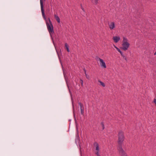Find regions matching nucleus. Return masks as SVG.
<instances>
[{"label": "nucleus", "instance_id": "1", "mask_svg": "<svg viewBox=\"0 0 156 156\" xmlns=\"http://www.w3.org/2000/svg\"><path fill=\"white\" fill-rule=\"evenodd\" d=\"M40 2L42 16L44 19L45 20L46 25L48 30L51 35V34L54 33L53 25L50 18H48V20L46 18L44 9L43 0H40Z\"/></svg>", "mask_w": 156, "mask_h": 156}, {"label": "nucleus", "instance_id": "2", "mask_svg": "<svg viewBox=\"0 0 156 156\" xmlns=\"http://www.w3.org/2000/svg\"><path fill=\"white\" fill-rule=\"evenodd\" d=\"M123 39L122 49L124 51H126L129 47L130 44L128 42V40L127 38L123 37Z\"/></svg>", "mask_w": 156, "mask_h": 156}, {"label": "nucleus", "instance_id": "3", "mask_svg": "<svg viewBox=\"0 0 156 156\" xmlns=\"http://www.w3.org/2000/svg\"><path fill=\"white\" fill-rule=\"evenodd\" d=\"M118 143L121 144L123 142L124 139V133L122 131L119 132L118 134Z\"/></svg>", "mask_w": 156, "mask_h": 156}, {"label": "nucleus", "instance_id": "4", "mask_svg": "<svg viewBox=\"0 0 156 156\" xmlns=\"http://www.w3.org/2000/svg\"><path fill=\"white\" fill-rule=\"evenodd\" d=\"M117 150L120 156H128L127 153L124 151L121 146L118 147Z\"/></svg>", "mask_w": 156, "mask_h": 156}, {"label": "nucleus", "instance_id": "5", "mask_svg": "<svg viewBox=\"0 0 156 156\" xmlns=\"http://www.w3.org/2000/svg\"><path fill=\"white\" fill-rule=\"evenodd\" d=\"M94 147H96L95 151V154L97 155V156H100V155L99 154L100 148L97 142H95L94 143Z\"/></svg>", "mask_w": 156, "mask_h": 156}, {"label": "nucleus", "instance_id": "6", "mask_svg": "<svg viewBox=\"0 0 156 156\" xmlns=\"http://www.w3.org/2000/svg\"><path fill=\"white\" fill-rule=\"evenodd\" d=\"M96 60L98 61H99L101 66L102 67L104 68H106L105 63L102 59L99 57H97L96 58Z\"/></svg>", "mask_w": 156, "mask_h": 156}, {"label": "nucleus", "instance_id": "7", "mask_svg": "<svg viewBox=\"0 0 156 156\" xmlns=\"http://www.w3.org/2000/svg\"><path fill=\"white\" fill-rule=\"evenodd\" d=\"M109 28L111 30H115L116 28V25L114 22H111L108 23Z\"/></svg>", "mask_w": 156, "mask_h": 156}, {"label": "nucleus", "instance_id": "8", "mask_svg": "<svg viewBox=\"0 0 156 156\" xmlns=\"http://www.w3.org/2000/svg\"><path fill=\"white\" fill-rule=\"evenodd\" d=\"M78 104L80 107L81 110V113L82 115H83L84 114V107L82 103L81 102H78Z\"/></svg>", "mask_w": 156, "mask_h": 156}, {"label": "nucleus", "instance_id": "9", "mask_svg": "<svg viewBox=\"0 0 156 156\" xmlns=\"http://www.w3.org/2000/svg\"><path fill=\"white\" fill-rule=\"evenodd\" d=\"M114 42L115 43H117L120 39V37L119 36H114L112 38Z\"/></svg>", "mask_w": 156, "mask_h": 156}, {"label": "nucleus", "instance_id": "10", "mask_svg": "<svg viewBox=\"0 0 156 156\" xmlns=\"http://www.w3.org/2000/svg\"><path fill=\"white\" fill-rule=\"evenodd\" d=\"M54 17L58 22V23H59L60 22V19L59 18V17L56 14L54 15Z\"/></svg>", "mask_w": 156, "mask_h": 156}, {"label": "nucleus", "instance_id": "11", "mask_svg": "<svg viewBox=\"0 0 156 156\" xmlns=\"http://www.w3.org/2000/svg\"><path fill=\"white\" fill-rule=\"evenodd\" d=\"M65 46L67 49V50L68 52H69L70 51L69 49V46L68 45L67 43H66L65 44Z\"/></svg>", "mask_w": 156, "mask_h": 156}, {"label": "nucleus", "instance_id": "12", "mask_svg": "<svg viewBox=\"0 0 156 156\" xmlns=\"http://www.w3.org/2000/svg\"><path fill=\"white\" fill-rule=\"evenodd\" d=\"M98 81L100 83L101 85L103 87H105V84L104 83L102 82L100 80H98Z\"/></svg>", "mask_w": 156, "mask_h": 156}, {"label": "nucleus", "instance_id": "13", "mask_svg": "<svg viewBox=\"0 0 156 156\" xmlns=\"http://www.w3.org/2000/svg\"><path fill=\"white\" fill-rule=\"evenodd\" d=\"M98 1L99 0H94V4L95 5H97L98 3Z\"/></svg>", "mask_w": 156, "mask_h": 156}, {"label": "nucleus", "instance_id": "14", "mask_svg": "<svg viewBox=\"0 0 156 156\" xmlns=\"http://www.w3.org/2000/svg\"><path fill=\"white\" fill-rule=\"evenodd\" d=\"M101 125L102 127V129L103 130L104 129L105 127L104 125V123L103 122H101Z\"/></svg>", "mask_w": 156, "mask_h": 156}, {"label": "nucleus", "instance_id": "15", "mask_svg": "<svg viewBox=\"0 0 156 156\" xmlns=\"http://www.w3.org/2000/svg\"><path fill=\"white\" fill-rule=\"evenodd\" d=\"M122 57L126 61H127L126 57V56H125L124 55H123L122 56Z\"/></svg>", "mask_w": 156, "mask_h": 156}, {"label": "nucleus", "instance_id": "16", "mask_svg": "<svg viewBox=\"0 0 156 156\" xmlns=\"http://www.w3.org/2000/svg\"><path fill=\"white\" fill-rule=\"evenodd\" d=\"M83 70H84V73H85V75L87 76V72H86V69H85V68H84L83 69Z\"/></svg>", "mask_w": 156, "mask_h": 156}, {"label": "nucleus", "instance_id": "17", "mask_svg": "<svg viewBox=\"0 0 156 156\" xmlns=\"http://www.w3.org/2000/svg\"><path fill=\"white\" fill-rule=\"evenodd\" d=\"M119 52L120 53L122 56L124 55L123 54L122 52L121 51H120Z\"/></svg>", "mask_w": 156, "mask_h": 156}, {"label": "nucleus", "instance_id": "18", "mask_svg": "<svg viewBox=\"0 0 156 156\" xmlns=\"http://www.w3.org/2000/svg\"><path fill=\"white\" fill-rule=\"evenodd\" d=\"M81 9H82V10L83 11V12H85V10L84 9V8H83V7H82V5H81Z\"/></svg>", "mask_w": 156, "mask_h": 156}, {"label": "nucleus", "instance_id": "19", "mask_svg": "<svg viewBox=\"0 0 156 156\" xmlns=\"http://www.w3.org/2000/svg\"><path fill=\"white\" fill-rule=\"evenodd\" d=\"M80 81H81V85L83 86V80H82L81 79Z\"/></svg>", "mask_w": 156, "mask_h": 156}, {"label": "nucleus", "instance_id": "20", "mask_svg": "<svg viewBox=\"0 0 156 156\" xmlns=\"http://www.w3.org/2000/svg\"><path fill=\"white\" fill-rule=\"evenodd\" d=\"M116 49L119 52L121 51L120 49L118 48H117Z\"/></svg>", "mask_w": 156, "mask_h": 156}, {"label": "nucleus", "instance_id": "21", "mask_svg": "<svg viewBox=\"0 0 156 156\" xmlns=\"http://www.w3.org/2000/svg\"><path fill=\"white\" fill-rule=\"evenodd\" d=\"M86 78L87 79H88L89 78V76H88L87 75V76H86Z\"/></svg>", "mask_w": 156, "mask_h": 156}, {"label": "nucleus", "instance_id": "22", "mask_svg": "<svg viewBox=\"0 0 156 156\" xmlns=\"http://www.w3.org/2000/svg\"><path fill=\"white\" fill-rule=\"evenodd\" d=\"M114 47L116 49H117V48H117L116 46H115V45H114Z\"/></svg>", "mask_w": 156, "mask_h": 156}, {"label": "nucleus", "instance_id": "23", "mask_svg": "<svg viewBox=\"0 0 156 156\" xmlns=\"http://www.w3.org/2000/svg\"><path fill=\"white\" fill-rule=\"evenodd\" d=\"M154 55H156V51L154 53Z\"/></svg>", "mask_w": 156, "mask_h": 156}, {"label": "nucleus", "instance_id": "24", "mask_svg": "<svg viewBox=\"0 0 156 156\" xmlns=\"http://www.w3.org/2000/svg\"><path fill=\"white\" fill-rule=\"evenodd\" d=\"M44 1H45V0H44Z\"/></svg>", "mask_w": 156, "mask_h": 156}]
</instances>
